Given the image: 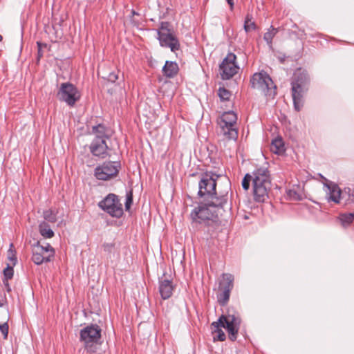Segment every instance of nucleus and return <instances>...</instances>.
Wrapping results in <instances>:
<instances>
[{"label": "nucleus", "mask_w": 354, "mask_h": 354, "mask_svg": "<svg viewBox=\"0 0 354 354\" xmlns=\"http://www.w3.org/2000/svg\"><path fill=\"white\" fill-rule=\"evenodd\" d=\"M338 220L343 227H348L354 221V213L339 214Z\"/></svg>", "instance_id": "nucleus-21"}, {"label": "nucleus", "mask_w": 354, "mask_h": 354, "mask_svg": "<svg viewBox=\"0 0 354 354\" xmlns=\"http://www.w3.org/2000/svg\"><path fill=\"white\" fill-rule=\"evenodd\" d=\"M92 133L95 135V138H99L104 140L108 139L111 136V131L104 125L99 124L92 127Z\"/></svg>", "instance_id": "nucleus-18"}, {"label": "nucleus", "mask_w": 354, "mask_h": 354, "mask_svg": "<svg viewBox=\"0 0 354 354\" xmlns=\"http://www.w3.org/2000/svg\"><path fill=\"white\" fill-rule=\"evenodd\" d=\"M3 284H4L5 287H6V290L8 292H10L11 291V288L10 287V285H9V283H8V280L3 279Z\"/></svg>", "instance_id": "nucleus-38"}, {"label": "nucleus", "mask_w": 354, "mask_h": 354, "mask_svg": "<svg viewBox=\"0 0 354 354\" xmlns=\"http://www.w3.org/2000/svg\"><path fill=\"white\" fill-rule=\"evenodd\" d=\"M219 126V133L222 135L224 138L228 140H236L238 137V130L236 126L232 123L225 122L224 120L220 118L218 121Z\"/></svg>", "instance_id": "nucleus-15"}, {"label": "nucleus", "mask_w": 354, "mask_h": 354, "mask_svg": "<svg viewBox=\"0 0 354 354\" xmlns=\"http://www.w3.org/2000/svg\"><path fill=\"white\" fill-rule=\"evenodd\" d=\"M37 45H38V46L39 47V46H40V45H41V44H40L39 42H37Z\"/></svg>", "instance_id": "nucleus-42"}, {"label": "nucleus", "mask_w": 354, "mask_h": 354, "mask_svg": "<svg viewBox=\"0 0 354 354\" xmlns=\"http://www.w3.org/2000/svg\"><path fill=\"white\" fill-rule=\"evenodd\" d=\"M162 72L167 77H173L178 72V66L176 62L167 61L162 68Z\"/></svg>", "instance_id": "nucleus-20"}, {"label": "nucleus", "mask_w": 354, "mask_h": 354, "mask_svg": "<svg viewBox=\"0 0 354 354\" xmlns=\"http://www.w3.org/2000/svg\"><path fill=\"white\" fill-rule=\"evenodd\" d=\"M0 330L2 333L4 339H6L8 334V325L7 323L0 324Z\"/></svg>", "instance_id": "nucleus-34"}, {"label": "nucleus", "mask_w": 354, "mask_h": 354, "mask_svg": "<svg viewBox=\"0 0 354 354\" xmlns=\"http://www.w3.org/2000/svg\"><path fill=\"white\" fill-rule=\"evenodd\" d=\"M241 322V318L237 313H230L228 311L226 315H221L217 322L211 324L214 340L224 341L225 339L226 336L221 329L222 327L227 329L230 340H236Z\"/></svg>", "instance_id": "nucleus-2"}, {"label": "nucleus", "mask_w": 354, "mask_h": 354, "mask_svg": "<svg viewBox=\"0 0 354 354\" xmlns=\"http://www.w3.org/2000/svg\"><path fill=\"white\" fill-rule=\"evenodd\" d=\"M121 168V164L117 161H109L95 167V177L100 180H110L115 178Z\"/></svg>", "instance_id": "nucleus-10"}, {"label": "nucleus", "mask_w": 354, "mask_h": 354, "mask_svg": "<svg viewBox=\"0 0 354 354\" xmlns=\"http://www.w3.org/2000/svg\"><path fill=\"white\" fill-rule=\"evenodd\" d=\"M98 206L112 217L120 218L123 214L122 204L115 194H109L99 202Z\"/></svg>", "instance_id": "nucleus-9"}, {"label": "nucleus", "mask_w": 354, "mask_h": 354, "mask_svg": "<svg viewBox=\"0 0 354 354\" xmlns=\"http://www.w3.org/2000/svg\"><path fill=\"white\" fill-rule=\"evenodd\" d=\"M133 203V195L132 192H130L127 193V199L125 202V208L127 210H129L130 209V207Z\"/></svg>", "instance_id": "nucleus-32"}, {"label": "nucleus", "mask_w": 354, "mask_h": 354, "mask_svg": "<svg viewBox=\"0 0 354 354\" xmlns=\"http://www.w3.org/2000/svg\"><path fill=\"white\" fill-rule=\"evenodd\" d=\"M106 78L107 79L108 81L111 82H115L118 80V76L117 73H115V72H112L110 73Z\"/></svg>", "instance_id": "nucleus-35"}, {"label": "nucleus", "mask_w": 354, "mask_h": 354, "mask_svg": "<svg viewBox=\"0 0 354 354\" xmlns=\"http://www.w3.org/2000/svg\"><path fill=\"white\" fill-rule=\"evenodd\" d=\"M205 204H200L191 212L192 223L209 225L218 221V214L223 205H215L212 200Z\"/></svg>", "instance_id": "nucleus-3"}, {"label": "nucleus", "mask_w": 354, "mask_h": 354, "mask_svg": "<svg viewBox=\"0 0 354 354\" xmlns=\"http://www.w3.org/2000/svg\"><path fill=\"white\" fill-rule=\"evenodd\" d=\"M44 218L46 221L50 223H55L57 217L55 213L51 209H47L44 212Z\"/></svg>", "instance_id": "nucleus-27"}, {"label": "nucleus", "mask_w": 354, "mask_h": 354, "mask_svg": "<svg viewBox=\"0 0 354 354\" xmlns=\"http://www.w3.org/2000/svg\"><path fill=\"white\" fill-rule=\"evenodd\" d=\"M329 190V200L335 203H340L341 200L344 199V194L341 192L340 189L337 185H328Z\"/></svg>", "instance_id": "nucleus-19"}, {"label": "nucleus", "mask_w": 354, "mask_h": 354, "mask_svg": "<svg viewBox=\"0 0 354 354\" xmlns=\"http://www.w3.org/2000/svg\"><path fill=\"white\" fill-rule=\"evenodd\" d=\"M32 260L37 265L52 261L55 254L54 248L49 243L42 245L40 242L32 246Z\"/></svg>", "instance_id": "nucleus-11"}, {"label": "nucleus", "mask_w": 354, "mask_h": 354, "mask_svg": "<svg viewBox=\"0 0 354 354\" xmlns=\"http://www.w3.org/2000/svg\"><path fill=\"white\" fill-rule=\"evenodd\" d=\"M256 27V24L253 21L249 23H244V30L246 32H248L252 30H255Z\"/></svg>", "instance_id": "nucleus-33"}, {"label": "nucleus", "mask_w": 354, "mask_h": 354, "mask_svg": "<svg viewBox=\"0 0 354 354\" xmlns=\"http://www.w3.org/2000/svg\"><path fill=\"white\" fill-rule=\"evenodd\" d=\"M270 149L272 152L280 154L282 153L284 149V144L281 138H277L272 142Z\"/></svg>", "instance_id": "nucleus-23"}, {"label": "nucleus", "mask_w": 354, "mask_h": 354, "mask_svg": "<svg viewBox=\"0 0 354 354\" xmlns=\"http://www.w3.org/2000/svg\"><path fill=\"white\" fill-rule=\"evenodd\" d=\"M3 37L2 36L0 35V41L2 40Z\"/></svg>", "instance_id": "nucleus-41"}, {"label": "nucleus", "mask_w": 354, "mask_h": 354, "mask_svg": "<svg viewBox=\"0 0 354 354\" xmlns=\"http://www.w3.org/2000/svg\"><path fill=\"white\" fill-rule=\"evenodd\" d=\"M59 100L64 102L69 106H73L80 99L77 88L71 83H62L57 94Z\"/></svg>", "instance_id": "nucleus-12"}, {"label": "nucleus", "mask_w": 354, "mask_h": 354, "mask_svg": "<svg viewBox=\"0 0 354 354\" xmlns=\"http://www.w3.org/2000/svg\"><path fill=\"white\" fill-rule=\"evenodd\" d=\"M220 118L223 119L225 123L228 122L232 123L235 126L236 125L237 115L234 111H230L225 112Z\"/></svg>", "instance_id": "nucleus-24"}, {"label": "nucleus", "mask_w": 354, "mask_h": 354, "mask_svg": "<svg viewBox=\"0 0 354 354\" xmlns=\"http://www.w3.org/2000/svg\"><path fill=\"white\" fill-rule=\"evenodd\" d=\"M108 146L106 140L95 138L90 145V151L95 156H99L102 158L107 155Z\"/></svg>", "instance_id": "nucleus-16"}, {"label": "nucleus", "mask_w": 354, "mask_h": 354, "mask_svg": "<svg viewBox=\"0 0 354 354\" xmlns=\"http://www.w3.org/2000/svg\"><path fill=\"white\" fill-rule=\"evenodd\" d=\"M100 337L101 329L97 325L92 324L80 331V340L84 342L85 348L91 353L95 351L96 344Z\"/></svg>", "instance_id": "nucleus-8"}, {"label": "nucleus", "mask_w": 354, "mask_h": 354, "mask_svg": "<svg viewBox=\"0 0 354 354\" xmlns=\"http://www.w3.org/2000/svg\"><path fill=\"white\" fill-rule=\"evenodd\" d=\"M14 245L12 243L10 245V248L8 250V259L10 261L12 262V265H15L17 261V258L15 257V250L13 249Z\"/></svg>", "instance_id": "nucleus-28"}, {"label": "nucleus", "mask_w": 354, "mask_h": 354, "mask_svg": "<svg viewBox=\"0 0 354 354\" xmlns=\"http://www.w3.org/2000/svg\"><path fill=\"white\" fill-rule=\"evenodd\" d=\"M348 203H352L354 204V189H353L351 192L348 194Z\"/></svg>", "instance_id": "nucleus-37"}, {"label": "nucleus", "mask_w": 354, "mask_h": 354, "mask_svg": "<svg viewBox=\"0 0 354 354\" xmlns=\"http://www.w3.org/2000/svg\"><path fill=\"white\" fill-rule=\"evenodd\" d=\"M309 78L308 74L301 69H297L293 74L291 86L294 107L299 111L303 106L302 97L304 92L308 90Z\"/></svg>", "instance_id": "nucleus-5"}, {"label": "nucleus", "mask_w": 354, "mask_h": 354, "mask_svg": "<svg viewBox=\"0 0 354 354\" xmlns=\"http://www.w3.org/2000/svg\"><path fill=\"white\" fill-rule=\"evenodd\" d=\"M236 55L230 53L223 60L220 65V74L223 80H230L238 73L239 67L236 62Z\"/></svg>", "instance_id": "nucleus-14"}, {"label": "nucleus", "mask_w": 354, "mask_h": 354, "mask_svg": "<svg viewBox=\"0 0 354 354\" xmlns=\"http://www.w3.org/2000/svg\"><path fill=\"white\" fill-rule=\"evenodd\" d=\"M222 176L207 171L202 175L198 183L199 190L198 194L201 197H205L207 200H212L215 205H223L227 201L229 181L226 180L227 189L223 191H216V180Z\"/></svg>", "instance_id": "nucleus-1"}, {"label": "nucleus", "mask_w": 354, "mask_h": 354, "mask_svg": "<svg viewBox=\"0 0 354 354\" xmlns=\"http://www.w3.org/2000/svg\"><path fill=\"white\" fill-rule=\"evenodd\" d=\"M39 230L42 236L44 238H52L54 236V232L46 222H42L39 225Z\"/></svg>", "instance_id": "nucleus-22"}, {"label": "nucleus", "mask_w": 354, "mask_h": 354, "mask_svg": "<svg viewBox=\"0 0 354 354\" xmlns=\"http://www.w3.org/2000/svg\"><path fill=\"white\" fill-rule=\"evenodd\" d=\"M252 21V15L250 14H248L245 17V21L244 23H249V22H251Z\"/></svg>", "instance_id": "nucleus-39"}, {"label": "nucleus", "mask_w": 354, "mask_h": 354, "mask_svg": "<svg viewBox=\"0 0 354 354\" xmlns=\"http://www.w3.org/2000/svg\"><path fill=\"white\" fill-rule=\"evenodd\" d=\"M286 193L287 196L292 200L298 201L301 198L299 194L295 189H288Z\"/></svg>", "instance_id": "nucleus-31"}, {"label": "nucleus", "mask_w": 354, "mask_h": 354, "mask_svg": "<svg viewBox=\"0 0 354 354\" xmlns=\"http://www.w3.org/2000/svg\"><path fill=\"white\" fill-rule=\"evenodd\" d=\"M158 39L161 46L169 48L172 52H176L180 48L179 41L168 22H161L158 29Z\"/></svg>", "instance_id": "nucleus-7"}, {"label": "nucleus", "mask_w": 354, "mask_h": 354, "mask_svg": "<svg viewBox=\"0 0 354 354\" xmlns=\"http://www.w3.org/2000/svg\"><path fill=\"white\" fill-rule=\"evenodd\" d=\"M227 3L230 6L231 9H232L234 6V1L233 0H226Z\"/></svg>", "instance_id": "nucleus-40"}, {"label": "nucleus", "mask_w": 354, "mask_h": 354, "mask_svg": "<svg viewBox=\"0 0 354 354\" xmlns=\"http://www.w3.org/2000/svg\"><path fill=\"white\" fill-rule=\"evenodd\" d=\"M102 247L105 252H110L113 249L114 244L113 243H104V244H103Z\"/></svg>", "instance_id": "nucleus-36"}, {"label": "nucleus", "mask_w": 354, "mask_h": 354, "mask_svg": "<svg viewBox=\"0 0 354 354\" xmlns=\"http://www.w3.org/2000/svg\"><path fill=\"white\" fill-rule=\"evenodd\" d=\"M251 86L264 95L274 97L277 94L276 86L270 77L265 72L254 73L250 80Z\"/></svg>", "instance_id": "nucleus-6"}, {"label": "nucleus", "mask_w": 354, "mask_h": 354, "mask_svg": "<svg viewBox=\"0 0 354 354\" xmlns=\"http://www.w3.org/2000/svg\"><path fill=\"white\" fill-rule=\"evenodd\" d=\"M278 32V29L272 26L264 34L263 39L271 46L273 37Z\"/></svg>", "instance_id": "nucleus-25"}, {"label": "nucleus", "mask_w": 354, "mask_h": 354, "mask_svg": "<svg viewBox=\"0 0 354 354\" xmlns=\"http://www.w3.org/2000/svg\"><path fill=\"white\" fill-rule=\"evenodd\" d=\"M234 277L229 273L223 274L220 280L217 293L218 302L221 306H225L229 301L231 290L234 286Z\"/></svg>", "instance_id": "nucleus-13"}, {"label": "nucleus", "mask_w": 354, "mask_h": 354, "mask_svg": "<svg viewBox=\"0 0 354 354\" xmlns=\"http://www.w3.org/2000/svg\"><path fill=\"white\" fill-rule=\"evenodd\" d=\"M174 286L171 280L161 278L159 280V292L163 299H169L173 293Z\"/></svg>", "instance_id": "nucleus-17"}, {"label": "nucleus", "mask_w": 354, "mask_h": 354, "mask_svg": "<svg viewBox=\"0 0 354 354\" xmlns=\"http://www.w3.org/2000/svg\"><path fill=\"white\" fill-rule=\"evenodd\" d=\"M218 95L222 101L229 100L231 97V93L230 91L224 87L219 88L218 91Z\"/></svg>", "instance_id": "nucleus-26"}, {"label": "nucleus", "mask_w": 354, "mask_h": 354, "mask_svg": "<svg viewBox=\"0 0 354 354\" xmlns=\"http://www.w3.org/2000/svg\"><path fill=\"white\" fill-rule=\"evenodd\" d=\"M252 188L256 201L264 202L271 189V179L267 168L260 167L253 172Z\"/></svg>", "instance_id": "nucleus-4"}, {"label": "nucleus", "mask_w": 354, "mask_h": 354, "mask_svg": "<svg viewBox=\"0 0 354 354\" xmlns=\"http://www.w3.org/2000/svg\"><path fill=\"white\" fill-rule=\"evenodd\" d=\"M13 268L10 266V264H8V266L3 270L4 279L9 280L12 279L13 277Z\"/></svg>", "instance_id": "nucleus-30"}, {"label": "nucleus", "mask_w": 354, "mask_h": 354, "mask_svg": "<svg viewBox=\"0 0 354 354\" xmlns=\"http://www.w3.org/2000/svg\"><path fill=\"white\" fill-rule=\"evenodd\" d=\"M253 174L250 175L249 174H245L243 180H242V186L245 190H248L250 187V184L251 180H252Z\"/></svg>", "instance_id": "nucleus-29"}]
</instances>
